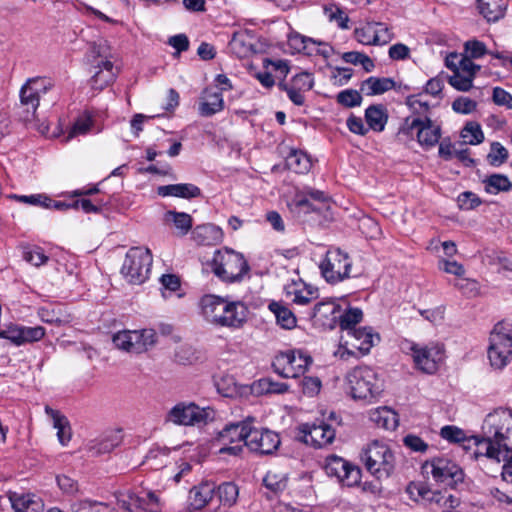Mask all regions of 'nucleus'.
<instances>
[{"mask_svg":"<svg viewBox=\"0 0 512 512\" xmlns=\"http://www.w3.org/2000/svg\"><path fill=\"white\" fill-rule=\"evenodd\" d=\"M217 494L221 503L227 506L233 505L238 497V487L232 482H225L216 487Z\"/></svg>","mask_w":512,"mask_h":512,"instance_id":"8fccbe9b","label":"nucleus"},{"mask_svg":"<svg viewBox=\"0 0 512 512\" xmlns=\"http://www.w3.org/2000/svg\"><path fill=\"white\" fill-rule=\"evenodd\" d=\"M369 419L378 427L394 430L398 426L397 414L388 407H378L369 412Z\"/></svg>","mask_w":512,"mask_h":512,"instance_id":"c9c22d12","label":"nucleus"},{"mask_svg":"<svg viewBox=\"0 0 512 512\" xmlns=\"http://www.w3.org/2000/svg\"><path fill=\"white\" fill-rule=\"evenodd\" d=\"M221 327L239 329L247 321L248 307L242 301H232L226 297Z\"/></svg>","mask_w":512,"mask_h":512,"instance_id":"4be33fe9","label":"nucleus"},{"mask_svg":"<svg viewBox=\"0 0 512 512\" xmlns=\"http://www.w3.org/2000/svg\"><path fill=\"white\" fill-rule=\"evenodd\" d=\"M118 504L128 512H161L159 498L153 492H148L143 496L132 492L121 494L118 497Z\"/></svg>","mask_w":512,"mask_h":512,"instance_id":"a211bd4d","label":"nucleus"},{"mask_svg":"<svg viewBox=\"0 0 512 512\" xmlns=\"http://www.w3.org/2000/svg\"><path fill=\"white\" fill-rule=\"evenodd\" d=\"M280 445L279 435L268 429H257L251 423V431L248 435L246 447L255 453L262 455L272 454Z\"/></svg>","mask_w":512,"mask_h":512,"instance_id":"dca6fc26","label":"nucleus"},{"mask_svg":"<svg viewBox=\"0 0 512 512\" xmlns=\"http://www.w3.org/2000/svg\"><path fill=\"white\" fill-rule=\"evenodd\" d=\"M324 13L326 17L331 21L335 22L339 28L347 29L348 28V15L338 6L330 5L324 8Z\"/></svg>","mask_w":512,"mask_h":512,"instance_id":"864d4df0","label":"nucleus"},{"mask_svg":"<svg viewBox=\"0 0 512 512\" xmlns=\"http://www.w3.org/2000/svg\"><path fill=\"white\" fill-rule=\"evenodd\" d=\"M416 367L428 374L437 371L439 363L443 359V351L438 346L420 347L413 344L410 348Z\"/></svg>","mask_w":512,"mask_h":512,"instance_id":"6ab92c4d","label":"nucleus"},{"mask_svg":"<svg viewBox=\"0 0 512 512\" xmlns=\"http://www.w3.org/2000/svg\"><path fill=\"white\" fill-rule=\"evenodd\" d=\"M312 358L301 350H290L278 353L273 362L274 371L283 378H297L303 375Z\"/></svg>","mask_w":512,"mask_h":512,"instance_id":"9d476101","label":"nucleus"},{"mask_svg":"<svg viewBox=\"0 0 512 512\" xmlns=\"http://www.w3.org/2000/svg\"><path fill=\"white\" fill-rule=\"evenodd\" d=\"M166 220H171L182 236L186 235L193 225L192 217L185 212L168 211Z\"/></svg>","mask_w":512,"mask_h":512,"instance_id":"a18cd8bd","label":"nucleus"},{"mask_svg":"<svg viewBox=\"0 0 512 512\" xmlns=\"http://www.w3.org/2000/svg\"><path fill=\"white\" fill-rule=\"evenodd\" d=\"M214 418L210 407L202 408L194 402H179L167 413L165 421L178 426H196L206 424Z\"/></svg>","mask_w":512,"mask_h":512,"instance_id":"1a4fd4ad","label":"nucleus"},{"mask_svg":"<svg viewBox=\"0 0 512 512\" xmlns=\"http://www.w3.org/2000/svg\"><path fill=\"white\" fill-rule=\"evenodd\" d=\"M365 120L369 129L375 132H382L388 121L386 108L382 104L369 106L365 110Z\"/></svg>","mask_w":512,"mask_h":512,"instance_id":"72a5a7b5","label":"nucleus"},{"mask_svg":"<svg viewBox=\"0 0 512 512\" xmlns=\"http://www.w3.org/2000/svg\"><path fill=\"white\" fill-rule=\"evenodd\" d=\"M11 199H15L21 203L40 206L44 208H50L52 199L44 194H32V195H16L11 194L8 196Z\"/></svg>","mask_w":512,"mask_h":512,"instance_id":"3c124183","label":"nucleus"},{"mask_svg":"<svg viewBox=\"0 0 512 512\" xmlns=\"http://www.w3.org/2000/svg\"><path fill=\"white\" fill-rule=\"evenodd\" d=\"M23 259L35 267L44 265L49 260V257L45 255L43 249L39 246H24L22 248Z\"/></svg>","mask_w":512,"mask_h":512,"instance_id":"c03bdc74","label":"nucleus"},{"mask_svg":"<svg viewBox=\"0 0 512 512\" xmlns=\"http://www.w3.org/2000/svg\"><path fill=\"white\" fill-rule=\"evenodd\" d=\"M222 229L214 224L198 225L192 231V239L198 245H215L222 241Z\"/></svg>","mask_w":512,"mask_h":512,"instance_id":"bb28decb","label":"nucleus"},{"mask_svg":"<svg viewBox=\"0 0 512 512\" xmlns=\"http://www.w3.org/2000/svg\"><path fill=\"white\" fill-rule=\"evenodd\" d=\"M152 261L148 248L132 247L126 253L121 273L129 283L142 284L148 278Z\"/></svg>","mask_w":512,"mask_h":512,"instance_id":"6e6552de","label":"nucleus"},{"mask_svg":"<svg viewBox=\"0 0 512 512\" xmlns=\"http://www.w3.org/2000/svg\"><path fill=\"white\" fill-rule=\"evenodd\" d=\"M487 185L486 190L492 192L490 188L494 189V192L509 191L512 188V182L509 178L502 174H493L489 176L485 181Z\"/></svg>","mask_w":512,"mask_h":512,"instance_id":"13d9d810","label":"nucleus"},{"mask_svg":"<svg viewBox=\"0 0 512 512\" xmlns=\"http://www.w3.org/2000/svg\"><path fill=\"white\" fill-rule=\"evenodd\" d=\"M347 381L353 398L371 400L382 391L377 373L368 366H358L347 374Z\"/></svg>","mask_w":512,"mask_h":512,"instance_id":"423d86ee","label":"nucleus"},{"mask_svg":"<svg viewBox=\"0 0 512 512\" xmlns=\"http://www.w3.org/2000/svg\"><path fill=\"white\" fill-rule=\"evenodd\" d=\"M461 137L470 145H478L484 140L480 124L474 121L466 123L461 131Z\"/></svg>","mask_w":512,"mask_h":512,"instance_id":"49530a36","label":"nucleus"},{"mask_svg":"<svg viewBox=\"0 0 512 512\" xmlns=\"http://www.w3.org/2000/svg\"><path fill=\"white\" fill-rule=\"evenodd\" d=\"M113 58L112 48L106 40L90 44L86 60L94 69L90 79L93 89L102 90L115 81L118 69L114 66Z\"/></svg>","mask_w":512,"mask_h":512,"instance_id":"f03ea898","label":"nucleus"},{"mask_svg":"<svg viewBox=\"0 0 512 512\" xmlns=\"http://www.w3.org/2000/svg\"><path fill=\"white\" fill-rule=\"evenodd\" d=\"M417 142L425 149L434 147L441 138V127L435 124L429 117L421 119V125L417 131Z\"/></svg>","mask_w":512,"mask_h":512,"instance_id":"393cba45","label":"nucleus"},{"mask_svg":"<svg viewBox=\"0 0 512 512\" xmlns=\"http://www.w3.org/2000/svg\"><path fill=\"white\" fill-rule=\"evenodd\" d=\"M440 436L451 443H459L466 439L465 432L453 425H446L442 427L440 430Z\"/></svg>","mask_w":512,"mask_h":512,"instance_id":"774afa93","label":"nucleus"},{"mask_svg":"<svg viewBox=\"0 0 512 512\" xmlns=\"http://www.w3.org/2000/svg\"><path fill=\"white\" fill-rule=\"evenodd\" d=\"M225 302L226 297H220L214 294L202 296L199 301L202 316L208 322L221 327Z\"/></svg>","mask_w":512,"mask_h":512,"instance_id":"5701e85b","label":"nucleus"},{"mask_svg":"<svg viewBox=\"0 0 512 512\" xmlns=\"http://www.w3.org/2000/svg\"><path fill=\"white\" fill-rule=\"evenodd\" d=\"M374 34V22H367L362 27L354 30L355 39L363 45H375Z\"/></svg>","mask_w":512,"mask_h":512,"instance_id":"052dcab7","label":"nucleus"},{"mask_svg":"<svg viewBox=\"0 0 512 512\" xmlns=\"http://www.w3.org/2000/svg\"><path fill=\"white\" fill-rule=\"evenodd\" d=\"M254 422L255 418L247 417L243 421L225 425L218 434V441L222 444L218 453L220 455L240 456L243 452V446H246V442H248L251 423Z\"/></svg>","mask_w":512,"mask_h":512,"instance_id":"0eeeda50","label":"nucleus"},{"mask_svg":"<svg viewBox=\"0 0 512 512\" xmlns=\"http://www.w3.org/2000/svg\"><path fill=\"white\" fill-rule=\"evenodd\" d=\"M508 156V150L501 143H491V149L487 155V160L490 165L498 167L507 161Z\"/></svg>","mask_w":512,"mask_h":512,"instance_id":"603ef678","label":"nucleus"},{"mask_svg":"<svg viewBox=\"0 0 512 512\" xmlns=\"http://www.w3.org/2000/svg\"><path fill=\"white\" fill-rule=\"evenodd\" d=\"M216 492V485L211 482H204L193 487L189 492V505L195 510L202 509L212 499Z\"/></svg>","mask_w":512,"mask_h":512,"instance_id":"c85d7f7f","label":"nucleus"},{"mask_svg":"<svg viewBox=\"0 0 512 512\" xmlns=\"http://www.w3.org/2000/svg\"><path fill=\"white\" fill-rule=\"evenodd\" d=\"M410 490H417V494L422 500L427 501L430 505L445 509V511L455 509L461 503L460 498L448 490H431L426 485H413Z\"/></svg>","mask_w":512,"mask_h":512,"instance_id":"aec40b11","label":"nucleus"},{"mask_svg":"<svg viewBox=\"0 0 512 512\" xmlns=\"http://www.w3.org/2000/svg\"><path fill=\"white\" fill-rule=\"evenodd\" d=\"M217 391L224 397H233L238 393L236 382L231 376L221 377L216 382Z\"/></svg>","mask_w":512,"mask_h":512,"instance_id":"0e129e2a","label":"nucleus"},{"mask_svg":"<svg viewBox=\"0 0 512 512\" xmlns=\"http://www.w3.org/2000/svg\"><path fill=\"white\" fill-rule=\"evenodd\" d=\"M137 335V342H134V351L136 354L147 351L156 343L157 334L153 329L134 330Z\"/></svg>","mask_w":512,"mask_h":512,"instance_id":"37998d69","label":"nucleus"},{"mask_svg":"<svg viewBox=\"0 0 512 512\" xmlns=\"http://www.w3.org/2000/svg\"><path fill=\"white\" fill-rule=\"evenodd\" d=\"M375 36L374 41L375 45H386L388 44L394 37L393 32L390 27L382 22H374Z\"/></svg>","mask_w":512,"mask_h":512,"instance_id":"69168bd1","label":"nucleus"},{"mask_svg":"<svg viewBox=\"0 0 512 512\" xmlns=\"http://www.w3.org/2000/svg\"><path fill=\"white\" fill-rule=\"evenodd\" d=\"M9 499L15 512H42L44 509L42 499L31 493H11Z\"/></svg>","mask_w":512,"mask_h":512,"instance_id":"a878e982","label":"nucleus"},{"mask_svg":"<svg viewBox=\"0 0 512 512\" xmlns=\"http://www.w3.org/2000/svg\"><path fill=\"white\" fill-rule=\"evenodd\" d=\"M269 309L274 313L276 317L277 324H279L284 329H292L296 326V317L294 313L278 302H271L269 304Z\"/></svg>","mask_w":512,"mask_h":512,"instance_id":"58836bf2","label":"nucleus"},{"mask_svg":"<svg viewBox=\"0 0 512 512\" xmlns=\"http://www.w3.org/2000/svg\"><path fill=\"white\" fill-rule=\"evenodd\" d=\"M228 48L236 57L247 58L255 52L254 35L247 30L234 32Z\"/></svg>","mask_w":512,"mask_h":512,"instance_id":"b1692460","label":"nucleus"},{"mask_svg":"<svg viewBox=\"0 0 512 512\" xmlns=\"http://www.w3.org/2000/svg\"><path fill=\"white\" fill-rule=\"evenodd\" d=\"M38 316L42 322L58 326L69 322L68 315L60 307L51 305L40 308Z\"/></svg>","mask_w":512,"mask_h":512,"instance_id":"ea45409f","label":"nucleus"},{"mask_svg":"<svg viewBox=\"0 0 512 512\" xmlns=\"http://www.w3.org/2000/svg\"><path fill=\"white\" fill-rule=\"evenodd\" d=\"M253 390L258 394H283L288 390V385L270 378H262L254 383Z\"/></svg>","mask_w":512,"mask_h":512,"instance_id":"79ce46f5","label":"nucleus"},{"mask_svg":"<svg viewBox=\"0 0 512 512\" xmlns=\"http://www.w3.org/2000/svg\"><path fill=\"white\" fill-rule=\"evenodd\" d=\"M508 0H478L480 14L489 22L498 21L505 14Z\"/></svg>","mask_w":512,"mask_h":512,"instance_id":"473e14b6","label":"nucleus"},{"mask_svg":"<svg viewBox=\"0 0 512 512\" xmlns=\"http://www.w3.org/2000/svg\"><path fill=\"white\" fill-rule=\"evenodd\" d=\"M53 87V83L46 77H34L26 81L20 90L19 118L25 123L36 119V111L42 95Z\"/></svg>","mask_w":512,"mask_h":512,"instance_id":"39448f33","label":"nucleus"},{"mask_svg":"<svg viewBox=\"0 0 512 512\" xmlns=\"http://www.w3.org/2000/svg\"><path fill=\"white\" fill-rule=\"evenodd\" d=\"M474 439L477 446L475 456L485 457L498 465L503 463L502 478L512 483V410L499 407L488 413L480 435Z\"/></svg>","mask_w":512,"mask_h":512,"instance_id":"f257e3e1","label":"nucleus"},{"mask_svg":"<svg viewBox=\"0 0 512 512\" xmlns=\"http://www.w3.org/2000/svg\"><path fill=\"white\" fill-rule=\"evenodd\" d=\"M512 358V335L503 331L497 324L490 335L488 359L495 369H503Z\"/></svg>","mask_w":512,"mask_h":512,"instance_id":"ddd939ff","label":"nucleus"},{"mask_svg":"<svg viewBox=\"0 0 512 512\" xmlns=\"http://www.w3.org/2000/svg\"><path fill=\"white\" fill-rule=\"evenodd\" d=\"M344 340L343 351H338L341 359H346L350 355H354V351L347 348L350 346L353 349L358 350L361 354H367L371 348L375 345L376 341H379V335L373 333L372 328L364 327L360 329H350L345 336H342Z\"/></svg>","mask_w":512,"mask_h":512,"instance_id":"4468645a","label":"nucleus"},{"mask_svg":"<svg viewBox=\"0 0 512 512\" xmlns=\"http://www.w3.org/2000/svg\"><path fill=\"white\" fill-rule=\"evenodd\" d=\"M93 125V121L90 116L83 115L78 117L75 122L73 123L71 129L69 130L68 136L66 138V141H69L70 139L78 136V135H85L89 132Z\"/></svg>","mask_w":512,"mask_h":512,"instance_id":"5fc2aeb1","label":"nucleus"},{"mask_svg":"<svg viewBox=\"0 0 512 512\" xmlns=\"http://www.w3.org/2000/svg\"><path fill=\"white\" fill-rule=\"evenodd\" d=\"M394 87L395 82L392 78H377L372 76L363 82L361 90H366L367 95H380Z\"/></svg>","mask_w":512,"mask_h":512,"instance_id":"4c0bfd02","label":"nucleus"},{"mask_svg":"<svg viewBox=\"0 0 512 512\" xmlns=\"http://www.w3.org/2000/svg\"><path fill=\"white\" fill-rule=\"evenodd\" d=\"M324 469L328 476L336 477L347 486H353L360 481V470L339 456L328 457Z\"/></svg>","mask_w":512,"mask_h":512,"instance_id":"f3484780","label":"nucleus"},{"mask_svg":"<svg viewBox=\"0 0 512 512\" xmlns=\"http://www.w3.org/2000/svg\"><path fill=\"white\" fill-rule=\"evenodd\" d=\"M157 193L162 197L173 196L184 199H192L201 196L200 188L191 183L159 186Z\"/></svg>","mask_w":512,"mask_h":512,"instance_id":"7c9ffc66","label":"nucleus"},{"mask_svg":"<svg viewBox=\"0 0 512 512\" xmlns=\"http://www.w3.org/2000/svg\"><path fill=\"white\" fill-rule=\"evenodd\" d=\"M122 440L121 430H110L90 440L86 445V449L90 456L97 457L113 451L122 443Z\"/></svg>","mask_w":512,"mask_h":512,"instance_id":"412c9836","label":"nucleus"},{"mask_svg":"<svg viewBox=\"0 0 512 512\" xmlns=\"http://www.w3.org/2000/svg\"><path fill=\"white\" fill-rule=\"evenodd\" d=\"M264 486L273 493L283 491L287 486L285 476L269 471L263 478Z\"/></svg>","mask_w":512,"mask_h":512,"instance_id":"6e6d98bb","label":"nucleus"},{"mask_svg":"<svg viewBox=\"0 0 512 512\" xmlns=\"http://www.w3.org/2000/svg\"><path fill=\"white\" fill-rule=\"evenodd\" d=\"M284 290L286 296L296 305H307L317 298V290L304 283L292 282Z\"/></svg>","mask_w":512,"mask_h":512,"instance_id":"cd10ccee","label":"nucleus"},{"mask_svg":"<svg viewBox=\"0 0 512 512\" xmlns=\"http://www.w3.org/2000/svg\"><path fill=\"white\" fill-rule=\"evenodd\" d=\"M299 439L315 448L325 447L335 439V429L323 420L312 424H302L299 428Z\"/></svg>","mask_w":512,"mask_h":512,"instance_id":"2eb2a0df","label":"nucleus"},{"mask_svg":"<svg viewBox=\"0 0 512 512\" xmlns=\"http://www.w3.org/2000/svg\"><path fill=\"white\" fill-rule=\"evenodd\" d=\"M73 512H113L105 503L84 500L72 505Z\"/></svg>","mask_w":512,"mask_h":512,"instance_id":"4d7b16f0","label":"nucleus"},{"mask_svg":"<svg viewBox=\"0 0 512 512\" xmlns=\"http://www.w3.org/2000/svg\"><path fill=\"white\" fill-rule=\"evenodd\" d=\"M224 108L222 93L213 88H207L204 91L202 102L199 106V112L202 116L209 117Z\"/></svg>","mask_w":512,"mask_h":512,"instance_id":"2f4dec72","label":"nucleus"},{"mask_svg":"<svg viewBox=\"0 0 512 512\" xmlns=\"http://www.w3.org/2000/svg\"><path fill=\"white\" fill-rule=\"evenodd\" d=\"M465 55L471 59H479L488 53L486 45L476 39L468 40L464 43Z\"/></svg>","mask_w":512,"mask_h":512,"instance_id":"e2e57ef3","label":"nucleus"},{"mask_svg":"<svg viewBox=\"0 0 512 512\" xmlns=\"http://www.w3.org/2000/svg\"><path fill=\"white\" fill-rule=\"evenodd\" d=\"M46 414L52 418L53 427L57 429V437L62 445H66L71 439V428L68 419L59 411L49 406L45 407Z\"/></svg>","mask_w":512,"mask_h":512,"instance_id":"f704fd0d","label":"nucleus"},{"mask_svg":"<svg viewBox=\"0 0 512 512\" xmlns=\"http://www.w3.org/2000/svg\"><path fill=\"white\" fill-rule=\"evenodd\" d=\"M339 313L340 306L333 300H326L314 306L312 316L322 321L323 325L333 328L337 323Z\"/></svg>","mask_w":512,"mask_h":512,"instance_id":"c756f323","label":"nucleus"},{"mask_svg":"<svg viewBox=\"0 0 512 512\" xmlns=\"http://www.w3.org/2000/svg\"><path fill=\"white\" fill-rule=\"evenodd\" d=\"M112 340L117 348L135 353L134 342H137V335L134 334V330L120 331L113 336Z\"/></svg>","mask_w":512,"mask_h":512,"instance_id":"de8ad7c7","label":"nucleus"},{"mask_svg":"<svg viewBox=\"0 0 512 512\" xmlns=\"http://www.w3.org/2000/svg\"><path fill=\"white\" fill-rule=\"evenodd\" d=\"M472 74L467 76L466 74H460L458 72L453 73L448 77L449 84L458 91H469L473 87Z\"/></svg>","mask_w":512,"mask_h":512,"instance_id":"680f3d73","label":"nucleus"},{"mask_svg":"<svg viewBox=\"0 0 512 512\" xmlns=\"http://www.w3.org/2000/svg\"><path fill=\"white\" fill-rule=\"evenodd\" d=\"M366 469L377 479L389 478L395 470L396 458L390 446L384 441L373 440L361 452Z\"/></svg>","mask_w":512,"mask_h":512,"instance_id":"7ed1b4c3","label":"nucleus"},{"mask_svg":"<svg viewBox=\"0 0 512 512\" xmlns=\"http://www.w3.org/2000/svg\"><path fill=\"white\" fill-rule=\"evenodd\" d=\"M337 102L347 108L359 106L362 102L361 94L354 89H346L338 93Z\"/></svg>","mask_w":512,"mask_h":512,"instance_id":"bf43d9fd","label":"nucleus"},{"mask_svg":"<svg viewBox=\"0 0 512 512\" xmlns=\"http://www.w3.org/2000/svg\"><path fill=\"white\" fill-rule=\"evenodd\" d=\"M436 482L458 489L464 483L465 474L462 468L445 457H436L424 463L423 469L428 471Z\"/></svg>","mask_w":512,"mask_h":512,"instance_id":"9b49d317","label":"nucleus"},{"mask_svg":"<svg viewBox=\"0 0 512 512\" xmlns=\"http://www.w3.org/2000/svg\"><path fill=\"white\" fill-rule=\"evenodd\" d=\"M288 43L297 52L313 55L314 39L295 33L289 36Z\"/></svg>","mask_w":512,"mask_h":512,"instance_id":"09e8293b","label":"nucleus"},{"mask_svg":"<svg viewBox=\"0 0 512 512\" xmlns=\"http://www.w3.org/2000/svg\"><path fill=\"white\" fill-rule=\"evenodd\" d=\"M351 266V258L340 249L328 250L319 265L323 277L329 283H338L349 278Z\"/></svg>","mask_w":512,"mask_h":512,"instance_id":"f8f14e48","label":"nucleus"},{"mask_svg":"<svg viewBox=\"0 0 512 512\" xmlns=\"http://www.w3.org/2000/svg\"><path fill=\"white\" fill-rule=\"evenodd\" d=\"M362 318V310L357 307H351L343 313H339L337 322L341 330L347 333L350 329H356L355 326L361 322Z\"/></svg>","mask_w":512,"mask_h":512,"instance_id":"a19ab883","label":"nucleus"},{"mask_svg":"<svg viewBox=\"0 0 512 512\" xmlns=\"http://www.w3.org/2000/svg\"><path fill=\"white\" fill-rule=\"evenodd\" d=\"M313 78L311 74L307 72H301L296 74L288 85L296 88L298 91L307 92L313 87Z\"/></svg>","mask_w":512,"mask_h":512,"instance_id":"338daca9","label":"nucleus"},{"mask_svg":"<svg viewBox=\"0 0 512 512\" xmlns=\"http://www.w3.org/2000/svg\"><path fill=\"white\" fill-rule=\"evenodd\" d=\"M213 273L226 282H238L249 272L250 267L241 253L231 249L217 250L211 261Z\"/></svg>","mask_w":512,"mask_h":512,"instance_id":"20e7f679","label":"nucleus"},{"mask_svg":"<svg viewBox=\"0 0 512 512\" xmlns=\"http://www.w3.org/2000/svg\"><path fill=\"white\" fill-rule=\"evenodd\" d=\"M286 166L295 173L305 174L311 169L312 162L306 153L293 150L286 158Z\"/></svg>","mask_w":512,"mask_h":512,"instance_id":"e433bc0d","label":"nucleus"}]
</instances>
